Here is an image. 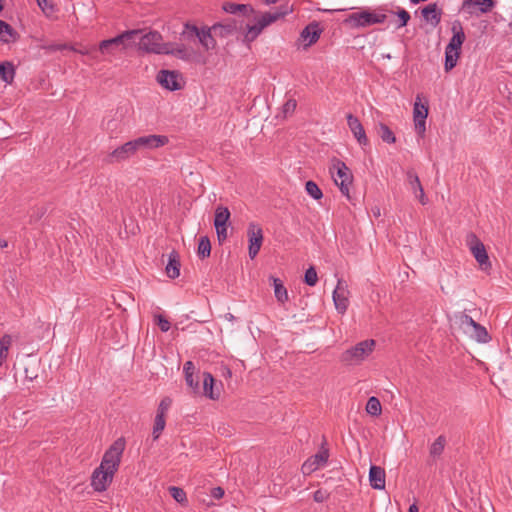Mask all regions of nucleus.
Masks as SVG:
<instances>
[{
    "label": "nucleus",
    "instance_id": "nucleus-2",
    "mask_svg": "<svg viewBox=\"0 0 512 512\" xmlns=\"http://www.w3.org/2000/svg\"><path fill=\"white\" fill-rule=\"evenodd\" d=\"M387 15L383 9L377 10H361L349 14L344 19V24L353 29L365 28L374 24H382L386 21Z\"/></svg>",
    "mask_w": 512,
    "mask_h": 512
},
{
    "label": "nucleus",
    "instance_id": "nucleus-42",
    "mask_svg": "<svg viewBox=\"0 0 512 512\" xmlns=\"http://www.w3.org/2000/svg\"><path fill=\"white\" fill-rule=\"evenodd\" d=\"M185 381L187 385L191 388L192 392L194 394H200L201 393V387L199 385V379L195 375L188 374L185 376Z\"/></svg>",
    "mask_w": 512,
    "mask_h": 512
},
{
    "label": "nucleus",
    "instance_id": "nucleus-54",
    "mask_svg": "<svg viewBox=\"0 0 512 512\" xmlns=\"http://www.w3.org/2000/svg\"><path fill=\"white\" fill-rule=\"evenodd\" d=\"M314 500L316 502H322L324 500V496L322 491L318 490L314 493Z\"/></svg>",
    "mask_w": 512,
    "mask_h": 512
},
{
    "label": "nucleus",
    "instance_id": "nucleus-56",
    "mask_svg": "<svg viewBox=\"0 0 512 512\" xmlns=\"http://www.w3.org/2000/svg\"><path fill=\"white\" fill-rule=\"evenodd\" d=\"M25 378L29 381H33L35 378H37V375H31V373L28 372V369H25Z\"/></svg>",
    "mask_w": 512,
    "mask_h": 512
},
{
    "label": "nucleus",
    "instance_id": "nucleus-43",
    "mask_svg": "<svg viewBox=\"0 0 512 512\" xmlns=\"http://www.w3.org/2000/svg\"><path fill=\"white\" fill-rule=\"evenodd\" d=\"M304 281L309 286H315L318 281L317 272L314 267H309L304 275Z\"/></svg>",
    "mask_w": 512,
    "mask_h": 512
},
{
    "label": "nucleus",
    "instance_id": "nucleus-29",
    "mask_svg": "<svg viewBox=\"0 0 512 512\" xmlns=\"http://www.w3.org/2000/svg\"><path fill=\"white\" fill-rule=\"evenodd\" d=\"M297 107V101L293 96H288L285 103L281 107V111L277 117L287 119L291 117Z\"/></svg>",
    "mask_w": 512,
    "mask_h": 512
},
{
    "label": "nucleus",
    "instance_id": "nucleus-62",
    "mask_svg": "<svg viewBox=\"0 0 512 512\" xmlns=\"http://www.w3.org/2000/svg\"><path fill=\"white\" fill-rule=\"evenodd\" d=\"M346 9L345 8H342V9H335L334 11H345Z\"/></svg>",
    "mask_w": 512,
    "mask_h": 512
},
{
    "label": "nucleus",
    "instance_id": "nucleus-16",
    "mask_svg": "<svg viewBox=\"0 0 512 512\" xmlns=\"http://www.w3.org/2000/svg\"><path fill=\"white\" fill-rule=\"evenodd\" d=\"M347 119V125L349 129L351 130L353 136L356 138L357 142L361 146H367L369 144L368 137L366 135V132L364 130L363 125L359 121V119L354 116L353 114H348L346 116Z\"/></svg>",
    "mask_w": 512,
    "mask_h": 512
},
{
    "label": "nucleus",
    "instance_id": "nucleus-44",
    "mask_svg": "<svg viewBox=\"0 0 512 512\" xmlns=\"http://www.w3.org/2000/svg\"><path fill=\"white\" fill-rule=\"evenodd\" d=\"M260 33H261V30L258 27H256L255 24L248 25L244 39L246 42H252L260 35Z\"/></svg>",
    "mask_w": 512,
    "mask_h": 512
},
{
    "label": "nucleus",
    "instance_id": "nucleus-57",
    "mask_svg": "<svg viewBox=\"0 0 512 512\" xmlns=\"http://www.w3.org/2000/svg\"><path fill=\"white\" fill-rule=\"evenodd\" d=\"M225 319L230 321V322H233V321L236 320L235 316L233 314H231V313L225 314Z\"/></svg>",
    "mask_w": 512,
    "mask_h": 512
},
{
    "label": "nucleus",
    "instance_id": "nucleus-63",
    "mask_svg": "<svg viewBox=\"0 0 512 512\" xmlns=\"http://www.w3.org/2000/svg\"><path fill=\"white\" fill-rule=\"evenodd\" d=\"M227 374L231 376V371L229 369H227Z\"/></svg>",
    "mask_w": 512,
    "mask_h": 512
},
{
    "label": "nucleus",
    "instance_id": "nucleus-36",
    "mask_svg": "<svg viewBox=\"0 0 512 512\" xmlns=\"http://www.w3.org/2000/svg\"><path fill=\"white\" fill-rule=\"evenodd\" d=\"M459 56H460L459 51H454V50L445 48L444 68L446 71H450L456 66Z\"/></svg>",
    "mask_w": 512,
    "mask_h": 512
},
{
    "label": "nucleus",
    "instance_id": "nucleus-58",
    "mask_svg": "<svg viewBox=\"0 0 512 512\" xmlns=\"http://www.w3.org/2000/svg\"><path fill=\"white\" fill-rule=\"evenodd\" d=\"M408 512H419V509L416 504H412L410 505Z\"/></svg>",
    "mask_w": 512,
    "mask_h": 512
},
{
    "label": "nucleus",
    "instance_id": "nucleus-32",
    "mask_svg": "<svg viewBox=\"0 0 512 512\" xmlns=\"http://www.w3.org/2000/svg\"><path fill=\"white\" fill-rule=\"evenodd\" d=\"M223 10L230 14L242 13L246 14L248 11L253 12V8L246 4H236L227 2L223 5Z\"/></svg>",
    "mask_w": 512,
    "mask_h": 512
},
{
    "label": "nucleus",
    "instance_id": "nucleus-23",
    "mask_svg": "<svg viewBox=\"0 0 512 512\" xmlns=\"http://www.w3.org/2000/svg\"><path fill=\"white\" fill-rule=\"evenodd\" d=\"M289 13L288 9H284L282 11L277 12H266L262 14L255 23L256 27H258L261 32L263 29H265L267 26L271 25L272 23L276 22L280 18H283Z\"/></svg>",
    "mask_w": 512,
    "mask_h": 512
},
{
    "label": "nucleus",
    "instance_id": "nucleus-34",
    "mask_svg": "<svg viewBox=\"0 0 512 512\" xmlns=\"http://www.w3.org/2000/svg\"><path fill=\"white\" fill-rule=\"evenodd\" d=\"M378 135L385 143L393 144L396 142L393 131L384 123L378 125Z\"/></svg>",
    "mask_w": 512,
    "mask_h": 512
},
{
    "label": "nucleus",
    "instance_id": "nucleus-45",
    "mask_svg": "<svg viewBox=\"0 0 512 512\" xmlns=\"http://www.w3.org/2000/svg\"><path fill=\"white\" fill-rule=\"evenodd\" d=\"M456 318L459 319L460 325L464 328L471 327L474 328V326L477 324L473 318L465 313H459L456 315Z\"/></svg>",
    "mask_w": 512,
    "mask_h": 512
},
{
    "label": "nucleus",
    "instance_id": "nucleus-11",
    "mask_svg": "<svg viewBox=\"0 0 512 512\" xmlns=\"http://www.w3.org/2000/svg\"><path fill=\"white\" fill-rule=\"evenodd\" d=\"M169 142L165 135H146L134 139L137 150H151L162 147Z\"/></svg>",
    "mask_w": 512,
    "mask_h": 512
},
{
    "label": "nucleus",
    "instance_id": "nucleus-19",
    "mask_svg": "<svg viewBox=\"0 0 512 512\" xmlns=\"http://www.w3.org/2000/svg\"><path fill=\"white\" fill-rule=\"evenodd\" d=\"M165 54L173 55L185 61H195L198 57V54L193 49L187 48L183 44L173 47L172 44L168 43V52Z\"/></svg>",
    "mask_w": 512,
    "mask_h": 512
},
{
    "label": "nucleus",
    "instance_id": "nucleus-21",
    "mask_svg": "<svg viewBox=\"0 0 512 512\" xmlns=\"http://www.w3.org/2000/svg\"><path fill=\"white\" fill-rule=\"evenodd\" d=\"M321 33L322 29L320 28L319 23L312 22L302 30L300 37L304 41H307L305 47H309L319 40Z\"/></svg>",
    "mask_w": 512,
    "mask_h": 512
},
{
    "label": "nucleus",
    "instance_id": "nucleus-25",
    "mask_svg": "<svg viewBox=\"0 0 512 512\" xmlns=\"http://www.w3.org/2000/svg\"><path fill=\"white\" fill-rule=\"evenodd\" d=\"M180 257L177 251L172 250L168 257V263L165 267L166 274L169 278L175 279L180 275Z\"/></svg>",
    "mask_w": 512,
    "mask_h": 512
},
{
    "label": "nucleus",
    "instance_id": "nucleus-64",
    "mask_svg": "<svg viewBox=\"0 0 512 512\" xmlns=\"http://www.w3.org/2000/svg\"><path fill=\"white\" fill-rule=\"evenodd\" d=\"M111 123H113V120H110V122H108V128L110 127Z\"/></svg>",
    "mask_w": 512,
    "mask_h": 512
},
{
    "label": "nucleus",
    "instance_id": "nucleus-5",
    "mask_svg": "<svg viewBox=\"0 0 512 512\" xmlns=\"http://www.w3.org/2000/svg\"><path fill=\"white\" fill-rule=\"evenodd\" d=\"M157 82L169 91H177L183 88L184 80L181 73L177 70L162 69L157 73Z\"/></svg>",
    "mask_w": 512,
    "mask_h": 512
},
{
    "label": "nucleus",
    "instance_id": "nucleus-17",
    "mask_svg": "<svg viewBox=\"0 0 512 512\" xmlns=\"http://www.w3.org/2000/svg\"><path fill=\"white\" fill-rule=\"evenodd\" d=\"M451 31L453 33L448 45L447 49L454 51H461V47L466 39L464 29L462 23L459 20H455L452 22Z\"/></svg>",
    "mask_w": 512,
    "mask_h": 512
},
{
    "label": "nucleus",
    "instance_id": "nucleus-24",
    "mask_svg": "<svg viewBox=\"0 0 512 512\" xmlns=\"http://www.w3.org/2000/svg\"><path fill=\"white\" fill-rule=\"evenodd\" d=\"M370 485L374 489L385 488V470L379 466L372 465L369 470Z\"/></svg>",
    "mask_w": 512,
    "mask_h": 512
},
{
    "label": "nucleus",
    "instance_id": "nucleus-53",
    "mask_svg": "<svg viewBox=\"0 0 512 512\" xmlns=\"http://www.w3.org/2000/svg\"><path fill=\"white\" fill-rule=\"evenodd\" d=\"M211 496L215 499H221L224 496V490L221 487H215L211 490Z\"/></svg>",
    "mask_w": 512,
    "mask_h": 512
},
{
    "label": "nucleus",
    "instance_id": "nucleus-52",
    "mask_svg": "<svg viewBox=\"0 0 512 512\" xmlns=\"http://www.w3.org/2000/svg\"><path fill=\"white\" fill-rule=\"evenodd\" d=\"M183 371H184L185 376H187L188 374L194 375L195 366H194L193 362L187 361L183 366Z\"/></svg>",
    "mask_w": 512,
    "mask_h": 512
},
{
    "label": "nucleus",
    "instance_id": "nucleus-18",
    "mask_svg": "<svg viewBox=\"0 0 512 512\" xmlns=\"http://www.w3.org/2000/svg\"><path fill=\"white\" fill-rule=\"evenodd\" d=\"M496 5L494 0H465L462 9L469 14H473L475 10L482 14L490 12Z\"/></svg>",
    "mask_w": 512,
    "mask_h": 512
},
{
    "label": "nucleus",
    "instance_id": "nucleus-39",
    "mask_svg": "<svg viewBox=\"0 0 512 512\" xmlns=\"http://www.w3.org/2000/svg\"><path fill=\"white\" fill-rule=\"evenodd\" d=\"M305 190L307 194L314 200H320L323 197L322 190L319 188L317 183L312 180L306 182Z\"/></svg>",
    "mask_w": 512,
    "mask_h": 512
},
{
    "label": "nucleus",
    "instance_id": "nucleus-4",
    "mask_svg": "<svg viewBox=\"0 0 512 512\" xmlns=\"http://www.w3.org/2000/svg\"><path fill=\"white\" fill-rule=\"evenodd\" d=\"M140 49L154 54L168 52V43H163L162 35L157 31H150L143 35L139 42Z\"/></svg>",
    "mask_w": 512,
    "mask_h": 512
},
{
    "label": "nucleus",
    "instance_id": "nucleus-50",
    "mask_svg": "<svg viewBox=\"0 0 512 512\" xmlns=\"http://www.w3.org/2000/svg\"><path fill=\"white\" fill-rule=\"evenodd\" d=\"M157 324L162 332H167L171 327L170 322L162 315L157 316Z\"/></svg>",
    "mask_w": 512,
    "mask_h": 512
},
{
    "label": "nucleus",
    "instance_id": "nucleus-48",
    "mask_svg": "<svg viewBox=\"0 0 512 512\" xmlns=\"http://www.w3.org/2000/svg\"><path fill=\"white\" fill-rule=\"evenodd\" d=\"M397 16L399 17V20H400V22L397 26L398 28L406 26L408 21L411 18L409 12L406 11L405 9H399L397 12Z\"/></svg>",
    "mask_w": 512,
    "mask_h": 512
},
{
    "label": "nucleus",
    "instance_id": "nucleus-13",
    "mask_svg": "<svg viewBox=\"0 0 512 512\" xmlns=\"http://www.w3.org/2000/svg\"><path fill=\"white\" fill-rule=\"evenodd\" d=\"M184 34L189 33L198 38L201 45L206 49H213L216 45L215 39L212 37L210 29H199L195 25L185 24Z\"/></svg>",
    "mask_w": 512,
    "mask_h": 512
},
{
    "label": "nucleus",
    "instance_id": "nucleus-22",
    "mask_svg": "<svg viewBox=\"0 0 512 512\" xmlns=\"http://www.w3.org/2000/svg\"><path fill=\"white\" fill-rule=\"evenodd\" d=\"M407 180L411 190L414 192L416 198L419 199L420 203L422 205L427 204L428 199L425 196L424 189L418 175L414 171L410 170L407 172Z\"/></svg>",
    "mask_w": 512,
    "mask_h": 512
},
{
    "label": "nucleus",
    "instance_id": "nucleus-61",
    "mask_svg": "<svg viewBox=\"0 0 512 512\" xmlns=\"http://www.w3.org/2000/svg\"><path fill=\"white\" fill-rule=\"evenodd\" d=\"M3 10V4H2V0H0V11Z\"/></svg>",
    "mask_w": 512,
    "mask_h": 512
},
{
    "label": "nucleus",
    "instance_id": "nucleus-35",
    "mask_svg": "<svg viewBox=\"0 0 512 512\" xmlns=\"http://www.w3.org/2000/svg\"><path fill=\"white\" fill-rule=\"evenodd\" d=\"M211 253V243L207 236H201L198 243L197 255L205 259L210 256Z\"/></svg>",
    "mask_w": 512,
    "mask_h": 512
},
{
    "label": "nucleus",
    "instance_id": "nucleus-41",
    "mask_svg": "<svg viewBox=\"0 0 512 512\" xmlns=\"http://www.w3.org/2000/svg\"><path fill=\"white\" fill-rule=\"evenodd\" d=\"M473 330L475 337L479 342L486 343L489 341L490 337L485 327L477 323Z\"/></svg>",
    "mask_w": 512,
    "mask_h": 512
},
{
    "label": "nucleus",
    "instance_id": "nucleus-38",
    "mask_svg": "<svg viewBox=\"0 0 512 512\" xmlns=\"http://www.w3.org/2000/svg\"><path fill=\"white\" fill-rule=\"evenodd\" d=\"M366 412L371 416H379L382 412V407L377 397H370L366 404Z\"/></svg>",
    "mask_w": 512,
    "mask_h": 512
},
{
    "label": "nucleus",
    "instance_id": "nucleus-33",
    "mask_svg": "<svg viewBox=\"0 0 512 512\" xmlns=\"http://www.w3.org/2000/svg\"><path fill=\"white\" fill-rule=\"evenodd\" d=\"M11 344L12 337L9 334H5L0 338V366L6 361Z\"/></svg>",
    "mask_w": 512,
    "mask_h": 512
},
{
    "label": "nucleus",
    "instance_id": "nucleus-7",
    "mask_svg": "<svg viewBox=\"0 0 512 512\" xmlns=\"http://www.w3.org/2000/svg\"><path fill=\"white\" fill-rule=\"evenodd\" d=\"M137 31H126L122 34L103 40L99 43V50L102 54H114L117 50L125 49V41L130 40Z\"/></svg>",
    "mask_w": 512,
    "mask_h": 512
},
{
    "label": "nucleus",
    "instance_id": "nucleus-31",
    "mask_svg": "<svg viewBox=\"0 0 512 512\" xmlns=\"http://www.w3.org/2000/svg\"><path fill=\"white\" fill-rule=\"evenodd\" d=\"M15 30L6 22L0 19V42L9 43L15 40Z\"/></svg>",
    "mask_w": 512,
    "mask_h": 512
},
{
    "label": "nucleus",
    "instance_id": "nucleus-51",
    "mask_svg": "<svg viewBox=\"0 0 512 512\" xmlns=\"http://www.w3.org/2000/svg\"><path fill=\"white\" fill-rule=\"evenodd\" d=\"M216 229V234L219 242L226 240L227 238V225L226 226H218Z\"/></svg>",
    "mask_w": 512,
    "mask_h": 512
},
{
    "label": "nucleus",
    "instance_id": "nucleus-55",
    "mask_svg": "<svg viewBox=\"0 0 512 512\" xmlns=\"http://www.w3.org/2000/svg\"><path fill=\"white\" fill-rule=\"evenodd\" d=\"M64 46L62 45H48V46H44L43 48L46 49V50H49V51H57V50H61Z\"/></svg>",
    "mask_w": 512,
    "mask_h": 512
},
{
    "label": "nucleus",
    "instance_id": "nucleus-26",
    "mask_svg": "<svg viewBox=\"0 0 512 512\" xmlns=\"http://www.w3.org/2000/svg\"><path fill=\"white\" fill-rule=\"evenodd\" d=\"M441 15L442 11L436 3H430L422 9L423 18L433 26H437L440 23Z\"/></svg>",
    "mask_w": 512,
    "mask_h": 512
},
{
    "label": "nucleus",
    "instance_id": "nucleus-15",
    "mask_svg": "<svg viewBox=\"0 0 512 512\" xmlns=\"http://www.w3.org/2000/svg\"><path fill=\"white\" fill-rule=\"evenodd\" d=\"M348 291L343 280L339 279L336 288L333 291V302L336 310L340 314H344L348 308Z\"/></svg>",
    "mask_w": 512,
    "mask_h": 512
},
{
    "label": "nucleus",
    "instance_id": "nucleus-28",
    "mask_svg": "<svg viewBox=\"0 0 512 512\" xmlns=\"http://www.w3.org/2000/svg\"><path fill=\"white\" fill-rule=\"evenodd\" d=\"M230 219V211L227 207L218 206L215 210L214 226H226Z\"/></svg>",
    "mask_w": 512,
    "mask_h": 512
},
{
    "label": "nucleus",
    "instance_id": "nucleus-46",
    "mask_svg": "<svg viewBox=\"0 0 512 512\" xmlns=\"http://www.w3.org/2000/svg\"><path fill=\"white\" fill-rule=\"evenodd\" d=\"M172 404V400L169 397L163 398L157 408L156 415H161L163 417H166V414Z\"/></svg>",
    "mask_w": 512,
    "mask_h": 512
},
{
    "label": "nucleus",
    "instance_id": "nucleus-10",
    "mask_svg": "<svg viewBox=\"0 0 512 512\" xmlns=\"http://www.w3.org/2000/svg\"><path fill=\"white\" fill-rule=\"evenodd\" d=\"M329 459V450L322 447L318 453L309 457L301 467L304 475H310L319 468L326 465Z\"/></svg>",
    "mask_w": 512,
    "mask_h": 512
},
{
    "label": "nucleus",
    "instance_id": "nucleus-6",
    "mask_svg": "<svg viewBox=\"0 0 512 512\" xmlns=\"http://www.w3.org/2000/svg\"><path fill=\"white\" fill-rule=\"evenodd\" d=\"M428 116V102L421 103V95L416 96V100L413 107V121L415 131L421 137L424 136L426 131V118Z\"/></svg>",
    "mask_w": 512,
    "mask_h": 512
},
{
    "label": "nucleus",
    "instance_id": "nucleus-49",
    "mask_svg": "<svg viewBox=\"0 0 512 512\" xmlns=\"http://www.w3.org/2000/svg\"><path fill=\"white\" fill-rule=\"evenodd\" d=\"M39 8L46 14L54 11V7L48 0H36Z\"/></svg>",
    "mask_w": 512,
    "mask_h": 512
},
{
    "label": "nucleus",
    "instance_id": "nucleus-1",
    "mask_svg": "<svg viewBox=\"0 0 512 512\" xmlns=\"http://www.w3.org/2000/svg\"><path fill=\"white\" fill-rule=\"evenodd\" d=\"M126 441L123 437L116 439L105 451L100 465L91 475V486L96 492H104L113 481L118 471L125 450Z\"/></svg>",
    "mask_w": 512,
    "mask_h": 512
},
{
    "label": "nucleus",
    "instance_id": "nucleus-30",
    "mask_svg": "<svg viewBox=\"0 0 512 512\" xmlns=\"http://www.w3.org/2000/svg\"><path fill=\"white\" fill-rule=\"evenodd\" d=\"M0 77L7 83L11 84L15 77V69L11 62H3L0 64Z\"/></svg>",
    "mask_w": 512,
    "mask_h": 512
},
{
    "label": "nucleus",
    "instance_id": "nucleus-27",
    "mask_svg": "<svg viewBox=\"0 0 512 512\" xmlns=\"http://www.w3.org/2000/svg\"><path fill=\"white\" fill-rule=\"evenodd\" d=\"M271 279L273 281L275 298L281 305H284L289 301L288 291L279 278L271 277Z\"/></svg>",
    "mask_w": 512,
    "mask_h": 512
},
{
    "label": "nucleus",
    "instance_id": "nucleus-9",
    "mask_svg": "<svg viewBox=\"0 0 512 512\" xmlns=\"http://www.w3.org/2000/svg\"><path fill=\"white\" fill-rule=\"evenodd\" d=\"M469 246L472 255L480 265L482 270H488L491 268V262L489 261V257L487 251L485 249L484 244L476 237V235L472 234L470 236Z\"/></svg>",
    "mask_w": 512,
    "mask_h": 512
},
{
    "label": "nucleus",
    "instance_id": "nucleus-8",
    "mask_svg": "<svg viewBox=\"0 0 512 512\" xmlns=\"http://www.w3.org/2000/svg\"><path fill=\"white\" fill-rule=\"evenodd\" d=\"M247 236L249 242L248 254L251 259H254L263 243V230L258 224L252 222L248 225Z\"/></svg>",
    "mask_w": 512,
    "mask_h": 512
},
{
    "label": "nucleus",
    "instance_id": "nucleus-37",
    "mask_svg": "<svg viewBox=\"0 0 512 512\" xmlns=\"http://www.w3.org/2000/svg\"><path fill=\"white\" fill-rule=\"evenodd\" d=\"M446 438L443 435H440L436 438V440L431 444L429 452L433 457L440 456L445 448Z\"/></svg>",
    "mask_w": 512,
    "mask_h": 512
},
{
    "label": "nucleus",
    "instance_id": "nucleus-47",
    "mask_svg": "<svg viewBox=\"0 0 512 512\" xmlns=\"http://www.w3.org/2000/svg\"><path fill=\"white\" fill-rule=\"evenodd\" d=\"M170 493L171 496L179 503H183L187 500L186 493L182 488L171 487Z\"/></svg>",
    "mask_w": 512,
    "mask_h": 512
},
{
    "label": "nucleus",
    "instance_id": "nucleus-3",
    "mask_svg": "<svg viewBox=\"0 0 512 512\" xmlns=\"http://www.w3.org/2000/svg\"><path fill=\"white\" fill-rule=\"evenodd\" d=\"M375 344L373 339L361 341L343 352L341 361L347 365L360 364L373 352Z\"/></svg>",
    "mask_w": 512,
    "mask_h": 512
},
{
    "label": "nucleus",
    "instance_id": "nucleus-12",
    "mask_svg": "<svg viewBox=\"0 0 512 512\" xmlns=\"http://www.w3.org/2000/svg\"><path fill=\"white\" fill-rule=\"evenodd\" d=\"M138 152L136 145L134 144V140L128 141L123 145L114 149L109 155V162H122L128 160L133 157Z\"/></svg>",
    "mask_w": 512,
    "mask_h": 512
},
{
    "label": "nucleus",
    "instance_id": "nucleus-40",
    "mask_svg": "<svg viewBox=\"0 0 512 512\" xmlns=\"http://www.w3.org/2000/svg\"><path fill=\"white\" fill-rule=\"evenodd\" d=\"M166 425V417H163L161 415H156L154 419V425H153V439L157 440L164 430Z\"/></svg>",
    "mask_w": 512,
    "mask_h": 512
},
{
    "label": "nucleus",
    "instance_id": "nucleus-14",
    "mask_svg": "<svg viewBox=\"0 0 512 512\" xmlns=\"http://www.w3.org/2000/svg\"><path fill=\"white\" fill-rule=\"evenodd\" d=\"M336 168L337 177L340 179V182H338L337 178H335L334 181L336 185L339 187L341 193L349 197V187L352 183V174L350 173V170L346 166V164L342 161L337 162Z\"/></svg>",
    "mask_w": 512,
    "mask_h": 512
},
{
    "label": "nucleus",
    "instance_id": "nucleus-59",
    "mask_svg": "<svg viewBox=\"0 0 512 512\" xmlns=\"http://www.w3.org/2000/svg\"><path fill=\"white\" fill-rule=\"evenodd\" d=\"M8 246V242L4 239H0V248H6Z\"/></svg>",
    "mask_w": 512,
    "mask_h": 512
},
{
    "label": "nucleus",
    "instance_id": "nucleus-20",
    "mask_svg": "<svg viewBox=\"0 0 512 512\" xmlns=\"http://www.w3.org/2000/svg\"><path fill=\"white\" fill-rule=\"evenodd\" d=\"M202 394L206 397L217 400L220 397V390L219 388L215 387V379L209 372H204L202 374Z\"/></svg>",
    "mask_w": 512,
    "mask_h": 512
},
{
    "label": "nucleus",
    "instance_id": "nucleus-60",
    "mask_svg": "<svg viewBox=\"0 0 512 512\" xmlns=\"http://www.w3.org/2000/svg\"><path fill=\"white\" fill-rule=\"evenodd\" d=\"M266 5H270V4H274L276 3L278 0H262Z\"/></svg>",
    "mask_w": 512,
    "mask_h": 512
}]
</instances>
